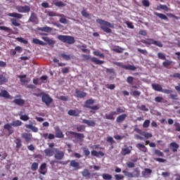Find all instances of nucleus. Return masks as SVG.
<instances>
[{
	"label": "nucleus",
	"instance_id": "f257e3e1",
	"mask_svg": "<svg viewBox=\"0 0 180 180\" xmlns=\"http://www.w3.org/2000/svg\"><path fill=\"white\" fill-rule=\"evenodd\" d=\"M54 129L56 136L53 134L44 133L42 134V137L45 139V140H54L56 137V139H64V134L63 131H61V129H60V127H56Z\"/></svg>",
	"mask_w": 180,
	"mask_h": 180
},
{
	"label": "nucleus",
	"instance_id": "f03ea898",
	"mask_svg": "<svg viewBox=\"0 0 180 180\" xmlns=\"http://www.w3.org/2000/svg\"><path fill=\"white\" fill-rule=\"evenodd\" d=\"M96 22L99 23V25H102L103 26L101 27V29L103 30L105 33H112V30L115 27V25L108 21H105V20L102 19H97ZM110 27V28H109Z\"/></svg>",
	"mask_w": 180,
	"mask_h": 180
},
{
	"label": "nucleus",
	"instance_id": "7ed1b4c3",
	"mask_svg": "<svg viewBox=\"0 0 180 180\" xmlns=\"http://www.w3.org/2000/svg\"><path fill=\"white\" fill-rule=\"evenodd\" d=\"M23 124V122L22 121L17 120L13 121L11 124H6L4 126V129L6 130H8L9 134H13V129H12V126L13 127H19L20 126H22Z\"/></svg>",
	"mask_w": 180,
	"mask_h": 180
},
{
	"label": "nucleus",
	"instance_id": "20e7f679",
	"mask_svg": "<svg viewBox=\"0 0 180 180\" xmlns=\"http://www.w3.org/2000/svg\"><path fill=\"white\" fill-rule=\"evenodd\" d=\"M58 39L63 43H66L67 44H74V43H75L74 37L68 35H58Z\"/></svg>",
	"mask_w": 180,
	"mask_h": 180
},
{
	"label": "nucleus",
	"instance_id": "39448f33",
	"mask_svg": "<svg viewBox=\"0 0 180 180\" xmlns=\"http://www.w3.org/2000/svg\"><path fill=\"white\" fill-rule=\"evenodd\" d=\"M142 43H143V44H147L148 46H151V44H153L154 46H157V47H163L164 46L161 41H155L151 38L147 39L146 40H142Z\"/></svg>",
	"mask_w": 180,
	"mask_h": 180
},
{
	"label": "nucleus",
	"instance_id": "423d86ee",
	"mask_svg": "<svg viewBox=\"0 0 180 180\" xmlns=\"http://www.w3.org/2000/svg\"><path fill=\"white\" fill-rule=\"evenodd\" d=\"M16 11L20 13H29L30 12V6H17L15 7Z\"/></svg>",
	"mask_w": 180,
	"mask_h": 180
},
{
	"label": "nucleus",
	"instance_id": "0eeeda50",
	"mask_svg": "<svg viewBox=\"0 0 180 180\" xmlns=\"http://www.w3.org/2000/svg\"><path fill=\"white\" fill-rule=\"evenodd\" d=\"M41 101L46 106H49L53 103V98L49 94H44L41 96Z\"/></svg>",
	"mask_w": 180,
	"mask_h": 180
},
{
	"label": "nucleus",
	"instance_id": "6e6552de",
	"mask_svg": "<svg viewBox=\"0 0 180 180\" xmlns=\"http://www.w3.org/2000/svg\"><path fill=\"white\" fill-rule=\"evenodd\" d=\"M117 65L121 67V68H123L124 70H128L129 71H136V70H137L136 66L131 65H121L120 63H117Z\"/></svg>",
	"mask_w": 180,
	"mask_h": 180
},
{
	"label": "nucleus",
	"instance_id": "1a4fd4ad",
	"mask_svg": "<svg viewBox=\"0 0 180 180\" xmlns=\"http://www.w3.org/2000/svg\"><path fill=\"white\" fill-rule=\"evenodd\" d=\"M55 160H63L64 158V152L56 148L54 153Z\"/></svg>",
	"mask_w": 180,
	"mask_h": 180
},
{
	"label": "nucleus",
	"instance_id": "9d476101",
	"mask_svg": "<svg viewBox=\"0 0 180 180\" xmlns=\"http://www.w3.org/2000/svg\"><path fill=\"white\" fill-rule=\"evenodd\" d=\"M21 137L22 139H24L27 143H30L32 141V139H33V135H32V134L25 132L21 134Z\"/></svg>",
	"mask_w": 180,
	"mask_h": 180
},
{
	"label": "nucleus",
	"instance_id": "9b49d317",
	"mask_svg": "<svg viewBox=\"0 0 180 180\" xmlns=\"http://www.w3.org/2000/svg\"><path fill=\"white\" fill-rule=\"evenodd\" d=\"M0 97L4 98L5 99H13V96H11V95H9V92H8V91L4 90V89L1 90Z\"/></svg>",
	"mask_w": 180,
	"mask_h": 180
},
{
	"label": "nucleus",
	"instance_id": "f8f14e48",
	"mask_svg": "<svg viewBox=\"0 0 180 180\" xmlns=\"http://www.w3.org/2000/svg\"><path fill=\"white\" fill-rule=\"evenodd\" d=\"M28 22H31L32 23H39V18H37V14H36V13L34 12L31 13Z\"/></svg>",
	"mask_w": 180,
	"mask_h": 180
},
{
	"label": "nucleus",
	"instance_id": "ddd939ff",
	"mask_svg": "<svg viewBox=\"0 0 180 180\" xmlns=\"http://www.w3.org/2000/svg\"><path fill=\"white\" fill-rule=\"evenodd\" d=\"M56 148H46L44 150V153L46 157H53L56 153Z\"/></svg>",
	"mask_w": 180,
	"mask_h": 180
},
{
	"label": "nucleus",
	"instance_id": "4468645a",
	"mask_svg": "<svg viewBox=\"0 0 180 180\" xmlns=\"http://www.w3.org/2000/svg\"><path fill=\"white\" fill-rule=\"evenodd\" d=\"M70 167L74 168L75 171H78V169H81V165L79 162H77L75 160H72L70 161Z\"/></svg>",
	"mask_w": 180,
	"mask_h": 180
},
{
	"label": "nucleus",
	"instance_id": "2eb2a0df",
	"mask_svg": "<svg viewBox=\"0 0 180 180\" xmlns=\"http://www.w3.org/2000/svg\"><path fill=\"white\" fill-rule=\"evenodd\" d=\"M117 115L116 111H111L109 114H106L104 117V119H107L108 120H115V116Z\"/></svg>",
	"mask_w": 180,
	"mask_h": 180
},
{
	"label": "nucleus",
	"instance_id": "dca6fc26",
	"mask_svg": "<svg viewBox=\"0 0 180 180\" xmlns=\"http://www.w3.org/2000/svg\"><path fill=\"white\" fill-rule=\"evenodd\" d=\"M131 150H133V146L126 147L122 149L121 154L122 155H128L131 153Z\"/></svg>",
	"mask_w": 180,
	"mask_h": 180
},
{
	"label": "nucleus",
	"instance_id": "f3484780",
	"mask_svg": "<svg viewBox=\"0 0 180 180\" xmlns=\"http://www.w3.org/2000/svg\"><path fill=\"white\" fill-rule=\"evenodd\" d=\"M46 167L47 164H46V162L42 163L39 167V174H41V175H46V174H47Z\"/></svg>",
	"mask_w": 180,
	"mask_h": 180
},
{
	"label": "nucleus",
	"instance_id": "a211bd4d",
	"mask_svg": "<svg viewBox=\"0 0 180 180\" xmlns=\"http://www.w3.org/2000/svg\"><path fill=\"white\" fill-rule=\"evenodd\" d=\"M82 123L84 124H87L88 127H95L96 126V122L94 120H83Z\"/></svg>",
	"mask_w": 180,
	"mask_h": 180
},
{
	"label": "nucleus",
	"instance_id": "6ab92c4d",
	"mask_svg": "<svg viewBox=\"0 0 180 180\" xmlns=\"http://www.w3.org/2000/svg\"><path fill=\"white\" fill-rule=\"evenodd\" d=\"M69 133L72 136H74V137H75V139H78L79 140H81L82 139L85 138V135H84V134L77 133V132H74L72 131H70Z\"/></svg>",
	"mask_w": 180,
	"mask_h": 180
},
{
	"label": "nucleus",
	"instance_id": "aec40b11",
	"mask_svg": "<svg viewBox=\"0 0 180 180\" xmlns=\"http://www.w3.org/2000/svg\"><path fill=\"white\" fill-rule=\"evenodd\" d=\"M25 100L23 98H15L13 101V103L18 105V106H23L25 105Z\"/></svg>",
	"mask_w": 180,
	"mask_h": 180
},
{
	"label": "nucleus",
	"instance_id": "412c9836",
	"mask_svg": "<svg viewBox=\"0 0 180 180\" xmlns=\"http://www.w3.org/2000/svg\"><path fill=\"white\" fill-rule=\"evenodd\" d=\"M37 30H39L40 32H46V33H50V32H53V28L47 26L42 27H38L37 28Z\"/></svg>",
	"mask_w": 180,
	"mask_h": 180
},
{
	"label": "nucleus",
	"instance_id": "4be33fe9",
	"mask_svg": "<svg viewBox=\"0 0 180 180\" xmlns=\"http://www.w3.org/2000/svg\"><path fill=\"white\" fill-rule=\"evenodd\" d=\"M7 15L11 18H15V19H22V18H23V14L19 13H9Z\"/></svg>",
	"mask_w": 180,
	"mask_h": 180
},
{
	"label": "nucleus",
	"instance_id": "5701e85b",
	"mask_svg": "<svg viewBox=\"0 0 180 180\" xmlns=\"http://www.w3.org/2000/svg\"><path fill=\"white\" fill-rule=\"evenodd\" d=\"M75 94H76L77 98H79L80 99H82V98H86V96L87 95L86 93H85L84 91H81L78 89H76Z\"/></svg>",
	"mask_w": 180,
	"mask_h": 180
},
{
	"label": "nucleus",
	"instance_id": "b1692460",
	"mask_svg": "<svg viewBox=\"0 0 180 180\" xmlns=\"http://www.w3.org/2000/svg\"><path fill=\"white\" fill-rule=\"evenodd\" d=\"M95 103V100L90 98L85 101V105H84V108H87L88 109H90L92 106L91 105H94Z\"/></svg>",
	"mask_w": 180,
	"mask_h": 180
},
{
	"label": "nucleus",
	"instance_id": "393cba45",
	"mask_svg": "<svg viewBox=\"0 0 180 180\" xmlns=\"http://www.w3.org/2000/svg\"><path fill=\"white\" fill-rule=\"evenodd\" d=\"M82 175L84 178H86V179H91V172H89V169H84L82 172Z\"/></svg>",
	"mask_w": 180,
	"mask_h": 180
},
{
	"label": "nucleus",
	"instance_id": "a878e982",
	"mask_svg": "<svg viewBox=\"0 0 180 180\" xmlns=\"http://www.w3.org/2000/svg\"><path fill=\"white\" fill-rule=\"evenodd\" d=\"M91 155H93L94 157H96L97 158H98L99 155H101V157H104L105 156V153L102 151H96V150H91Z\"/></svg>",
	"mask_w": 180,
	"mask_h": 180
},
{
	"label": "nucleus",
	"instance_id": "bb28decb",
	"mask_svg": "<svg viewBox=\"0 0 180 180\" xmlns=\"http://www.w3.org/2000/svg\"><path fill=\"white\" fill-rule=\"evenodd\" d=\"M127 117V115L126 114H122L117 117L116 122L117 123H122V122H124V120H126Z\"/></svg>",
	"mask_w": 180,
	"mask_h": 180
},
{
	"label": "nucleus",
	"instance_id": "cd10ccee",
	"mask_svg": "<svg viewBox=\"0 0 180 180\" xmlns=\"http://www.w3.org/2000/svg\"><path fill=\"white\" fill-rule=\"evenodd\" d=\"M25 128L26 129H30L34 133H37V131H39V128H37V127L33 126V124H25Z\"/></svg>",
	"mask_w": 180,
	"mask_h": 180
},
{
	"label": "nucleus",
	"instance_id": "c85d7f7f",
	"mask_svg": "<svg viewBox=\"0 0 180 180\" xmlns=\"http://www.w3.org/2000/svg\"><path fill=\"white\" fill-rule=\"evenodd\" d=\"M152 88L153 89H154V91H157L158 92L162 91V87L159 84H155V83L152 84Z\"/></svg>",
	"mask_w": 180,
	"mask_h": 180
},
{
	"label": "nucleus",
	"instance_id": "c756f323",
	"mask_svg": "<svg viewBox=\"0 0 180 180\" xmlns=\"http://www.w3.org/2000/svg\"><path fill=\"white\" fill-rule=\"evenodd\" d=\"M42 40H44V41H46L49 46H53L56 44V41L53 39H49L47 37H42Z\"/></svg>",
	"mask_w": 180,
	"mask_h": 180
},
{
	"label": "nucleus",
	"instance_id": "7c9ffc66",
	"mask_svg": "<svg viewBox=\"0 0 180 180\" xmlns=\"http://www.w3.org/2000/svg\"><path fill=\"white\" fill-rule=\"evenodd\" d=\"M169 147H172L173 153H176V151H178V148H179V145H178L176 142H172Z\"/></svg>",
	"mask_w": 180,
	"mask_h": 180
},
{
	"label": "nucleus",
	"instance_id": "2f4dec72",
	"mask_svg": "<svg viewBox=\"0 0 180 180\" xmlns=\"http://www.w3.org/2000/svg\"><path fill=\"white\" fill-rule=\"evenodd\" d=\"M57 162H58V164H61V165H67V164H68V162H70V160H67L65 162H63V161L58 162L57 160H51L50 162V165H51V167H54V165Z\"/></svg>",
	"mask_w": 180,
	"mask_h": 180
},
{
	"label": "nucleus",
	"instance_id": "473e14b6",
	"mask_svg": "<svg viewBox=\"0 0 180 180\" xmlns=\"http://www.w3.org/2000/svg\"><path fill=\"white\" fill-rule=\"evenodd\" d=\"M112 51H115V53H122L123 51H124V49L119 46H115L112 49Z\"/></svg>",
	"mask_w": 180,
	"mask_h": 180
},
{
	"label": "nucleus",
	"instance_id": "72a5a7b5",
	"mask_svg": "<svg viewBox=\"0 0 180 180\" xmlns=\"http://www.w3.org/2000/svg\"><path fill=\"white\" fill-rule=\"evenodd\" d=\"M6 82H8L6 76L4 74L0 75V85H4V84H6Z\"/></svg>",
	"mask_w": 180,
	"mask_h": 180
},
{
	"label": "nucleus",
	"instance_id": "f704fd0d",
	"mask_svg": "<svg viewBox=\"0 0 180 180\" xmlns=\"http://www.w3.org/2000/svg\"><path fill=\"white\" fill-rule=\"evenodd\" d=\"M32 43H34V44H39V46H46V44L43 41H41L40 39H37V38H34L32 39Z\"/></svg>",
	"mask_w": 180,
	"mask_h": 180
},
{
	"label": "nucleus",
	"instance_id": "c9c22d12",
	"mask_svg": "<svg viewBox=\"0 0 180 180\" xmlns=\"http://www.w3.org/2000/svg\"><path fill=\"white\" fill-rule=\"evenodd\" d=\"M18 116H20V120H22L23 122H27L30 117H28L27 115H22V112L18 113Z\"/></svg>",
	"mask_w": 180,
	"mask_h": 180
},
{
	"label": "nucleus",
	"instance_id": "e433bc0d",
	"mask_svg": "<svg viewBox=\"0 0 180 180\" xmlns=\"http://www.w3.org/2000/svg\"><path fill=\"white\" fill-rule=\"evenodd\" d=\"M92 63H94L95 64H96L97 65H101V64H103V60H101L98 58H96V57H93L91 58Z\"/></svg>",
	"mask_w": 180,
	"mask_h": 180
},
{
	"label": "nucleus",
	"instance_id": "4c0bfd02",
	"mask_svg": "<svg viewBox=\"0 0 180 180\" xmlns=\"http://www.w3.org/2000/svg\"><path fill=\"white\" fill-rule=\"evenodd\" d=\"M155 16L160 18V19H162L163 20H168V17H167V15L163 13H155Z\"/></svg>",
	"mask_w": 180,
	"mask_h": 180
},
{
	"label": "nucleus",
	"instance_id": "58836bf2",
	"mask_svg": "<svg viewBox=\"0 0 180 180\" xmlns=\"http://www.w3.org/2000/svg\"><path fill=\"white\" fill-rule=\"evenodd\" d=\"M137 148H139V150H141V151H143V153H147V147H146V146L141 144V143H138L136 145Z\"/></svg>",
	"mask_w": 180,
	"mask_h": 180
},
{
	"label": "nucleus",
	"instance_id": "ea45409f",
	"mask_svg": "<svg viewBox=\"0 0 180 180\" xmlns=\"http://www.w3.org/2000/svg\"><path fill=\"white\" fill-rule=\"evenodd\" d=\"M68 115H69V116H75V117L79 116V113L77 112V111L75 110H70L68 112Z\"/></svg>",
	"mask_w": 180,
	"mask_h": 180
},
{
	"label": "nucleus",
	"instance_id": "a19ab883",
	"mask_svg": "<svg viewBox=\"0 0 180 180\" xmlns=\"http://www.w3.org/2000/svg\"><path fill=\"white\" fill-rule=\"evenodd\" d=\"M59 57H60L61 58H63V60H66V61H70V60H71V56L67 55L65 53L60 54Z\"/></svg>",
	"mask_w": 180,
	"mask_h": 180
},
{
	"label": "nucleus",
	"instance_id": "79ce46f5",
	"mask_svg": "<svg viewBox=\"0 0 180 180\" xmlns=\"http://www.w3.org/2000/svg\"><path fill=\"white\" fill-rule=\"evenodd\" d=\"M15 143L16 144V148L19 149L22 147V139H20V138L16 139Z\"/></svg>",
	"mask_w": 180,
	"mask_h": 180
},
{
	"label": "nucleus",
	"instance_id": "37998d69",
	"mask_svg": "<svg viewBox=\"0 0 180 180\" xmlns=\"http://www.w3.org/2000/svg\"><path fill=\"white\" fill-rule=\"evenodd\" d=\"M153 172L151 169L146 168L144 171L142 172L143 176H146V175H150Z\"/></svg>",
	"mask_w": 180,
	"mask_h": 180
},
{
	"label": "nucleus",
	"instance_id": "c03bdc74",
	"mask_svg": "<svg viewBox=\"0 0 180 180\" xmlns=\"http://www.w3.org/2000/svg\"><path fill=\"white\" fill-rule=\"evenodd\" d=\"M11 22L13 26H16V27L20 26V23L18 22V20H16V18H11Z\"/></svg>",
	"mask_w": 180,
	"mask_h": 180
},
{
	"label": "nucleus",
	"instance_id": "a18cd8bd",
	"mask_svg": "<svg viewBox=\"0 0 180 180\" xmlns=\"http://www.w3.org/2000/svg\"><path fill=\"white\" fill-rule=\"evenodd\" d=\"M122 173L125 175V176H127L128 178H134V175H133V173L131 172L123 170Z\"/></svg>",
	"mask_w": 180,
	"mask_h": 180
},
{
	"label": "nucleus",
	"instance_id": "49530a36",
	"mask_svg": "<svg viewBox=\"0 0 180 180\" xmlns=\"http://www.w3.org/2000/svg\"><path fill=\"white\" fill-rule=\"evenodd\" d=\"M131 95L134 98H139L141 95V92L139 91H134L131 93Z\"/></svg>",
	"mask_w": 180,
	"mask_h": 180
},
{
	"label": "nucleus",
	"instance_id": "de8ad7c7",
	"mask_svg": "<svg viewBox=\"0 0 180 180\" xmlns=\"http://www.w3.org/2000/svg\"><path fill=\"white\" fill-rule=\"evenodd\" d=\"M102 178L103 179H105V180H110L112 179V176L111 174H103Z\"/></svg>",
	"mask_w": 180,
	"mask_h": 180
},
{
	"label": "nucleus",
	"instance_id": "09e8293b",
	"mask_svg": "<svg viewBox=\"0 0 180 180\" xmlns=\"http://www.w3.org/2000/svg\"><path fill=\"white\" fill-rule=\"evenodd\" d=\"M54 5L58 8H63V6H65V4L63 1H56L55 2Z\"/></svg>",
	"mask_w": 180,
	"mask_h": 180
},
{
	"label": "nucleus",
	"instance_id": "8fccbe9b",
	"mask_svg": "<svg viewBox=\"0 0 180 180\" xmlns=\"http://www.w3.org/2000/svg\"><path fill=\"white\" fill-rule=\"evenodd\" d=\"M18 78H20V81L22 84H26V82H27V80L26 79H23V78H26V75H20V76H18Z\"/></svg>",
	"mask_w": 180,
	"mask_h": 180
},
{
	"label": "nucleus",
	"instance_id": "3c124183",
	"mask_svg": "<svg viewBox=\"0 0 180 180\" xmlns=\"http://www.w3.org/2000/svg\"><path fill=\"white\" fill-rule=\"evenodd\" d=\"M158 57L160 58V60H167L165 54L161 52L158 53Z\"/></svg>",
	"mask_w": 180,
	"mask_h": 180
},
{
	"label": "nucleus",
	"instance_id": "603ef678",
	"mask_svg": "<svg viewBox=\"0 0 180 180\" xmlns=\"http://www.w3.org/2000/svg\"><path fill=\"white\" fill-rule=\"evenodd\" d=\"M171 64H172V62L169 60H167L166 61L162 63V65L163 67H165V68H167V67H169V65H171Z\"/></svg>",
	"mask_w": 180,
	"mask_h": 180
},
{
	"label": "nucleus",
	"instance_id": "864d4df0",
	"mask_svg": "<svg viewBox=\"0 0 180 180\" xmlns=\"http://www.w3.org/2000/svg\"><path fill=\"white\" fill-rule=\"evenodd\" d=\"M38 168H39V163H37V162L32 163V167H31V169L32 171H37Z\"/></svg>",
	"mask_w": 180,
	"mask_h": 180
},
{
	"label": "nucleus",
	"instance_id": "5fc2aeb1",
	"mask_svg": "<svg viewBox=\"0 0 180 180\" xmlns=\"http://www.w3.org/2000/svg\"><path fill=\"white\" fill-rule=\"evenodd\" d=\"M16 40L18 41H20V43H23V44H27L28 41L27 40L25 39V38H22V37H18L16 39Z\"/></svg>",
	"mask_w": 180,
	"mask_h": 180
},
{
	"label": "nucleus",
	"instance_id": "6e6d98bb",
	"mask_svg": "<svg viewBox=\"0 0 180 180\" xmlns=\"http://www.w3.org/2000/svg\"><path fill=\"white\" fill-rule=\"evenodd\" d=\"M158 11H160V9H162L163 11H168V6L167 5L160 4L158 8Z\"/></svg>",
	"mask_w": 180,
	"mask_h": 180
},
{
	"label": "nucleus",
	"instance_id": "4d7b16f0",
	"mask_svg": "<svg viewBox=\"0 0 180 180\" xmlns=\"http://www.w3.org/2000/svg\"><path fill=\"white\" fill-rule=\"evenodd\" d=\"M154 153L156 155H158V157H164V153L158 149H155Z\"/></svg>",
	"mask_w": 180,
	"mask_h": 180
},
{
	"label": "nucleus",
	"instance_id": "13d9d810",
	"mask_svg": "<svg viewBox=\"0 0 180 180\" xmlns=\"http://www.w3.org/2000/svg\"><path fill=\"white\" fill-rule=\"evenodd\" d=\"M0 30H4V32H7V33H9V32H11L12 29L9 28L8 27L0 26Z\"/></svg>",
	"mask_w": 180,
	"mask_h": 180
},
{
	"label": "nucleus",
	"instance_id": "bf43d9fd",
	"mask_svg": "<svg viewBox=\"0 0 180 180\" xmlns=\"http://www.w3.org/2000/svg\"><path fill=\"white\" fill-rule=\"evenodd\" d=\"M137 51H139V53L143 54V56H147L148 54V52L146 49H141L140 48H138Z\"/></svg>",
	"mask_w": 180,
	"mask_h": 180
},
{
	"label": "nucleus",
	"instance_id": "052dcab7",
	"mask_svg": "<svg viewBox=\"0 0 180 180\" xmlns=\"http://www.w3.org/2000/svg\"><path fill=\"white\" fill-rule=\"evenodd\" d=\"M150 126V120H146L144 121L143 124V129H147Z\"/></svg>",
	"mask_w": 180,
	"mask_h": 180
},
{
	"label": "nucleus",
	"instance_id": "680f3d73",
	"mask_svg": "<svg viewBox=\"0 0 180 180\" xmlns=\"http://www.w3.org/2000/svg\"><path fill=\"white\" fill-rule=\"evenodd\" d=\"M134 81V77L129 76L127 78V82L129 84V85H132L133 82Z\"/></svg>",
	"mask_w": 180,
	"mask_h": 180
},
{
	"label": "nucleus",
	"instance_id": "e2e57ef3",
	"mask_svg": "<svg viewBox=\"0 0 180 180\" xmlns=\"http://www.w3.org/2000/svg\"><path fill=\"white\" fill-rule=\"evenodd\" d=\"M76 129H77V131H80V132L85 131V126L79 125V127H77Z\"/></svg>",
	"mask_w": 180,
	"mask_h": 180
},
{
	"label": "nucleus",
	"instance_id": "0e129e2a",
	"mask_svg": "<svg viewBox=\"0 0 180 180\" xmlns=\"http://www.w3.org/2000/svg\"><path fill=\"white\" fill-rule=\"evenodd\" d=\"M106 141H108V143H110V144H115V143H116L112 136H108Z\"/></svg>",
	"mask_w": 180,
	"mask_h": 180
},
{
	"label": "nucleus",
	"instance_id": "69168bd1",
	"mask_svg": "<svg viewBox=\"0 0 180 180\" xmlns=\"http://www.w3.org/2000/svg\"><path fill=\"white\" fill-rule=\"evenodd\" d=\"M115 178L116 180L124 179V176L123 174H115Z\"/></svg>",
	"mask_w": 180,
	"mask_h": 180
},
{
	"label": "nucleus",
	"instance_id": "338daca9",
	"mask_svg": "<svg viewBox=\"0 0 180 180\" xmlns=\"http://www.w3.org/2000/svg\"><path fill=\"white\" fill-rule=\"evenodd\" d=\"M142 5L146 8H148V6H150V1L148 0H143Z\"/></svg>",
	"mask_w": 180,
	"mask_h": 180
},
{
	"label": "nucleus",
	"instance_id": "774afa93",
	"mask_svg": "<svg viewBox=\"0 0 180 180\" xmlns=\"http://www.w3.org/2000/svg\"><path fill=\"white\" fill-rule=\"evenodd\" d=\"M174 127H176L175 131H180V124L179 122H175Z\"/></svg>",
	"mask_w": 180,
	"mask_h": 180
}]
</instances>
